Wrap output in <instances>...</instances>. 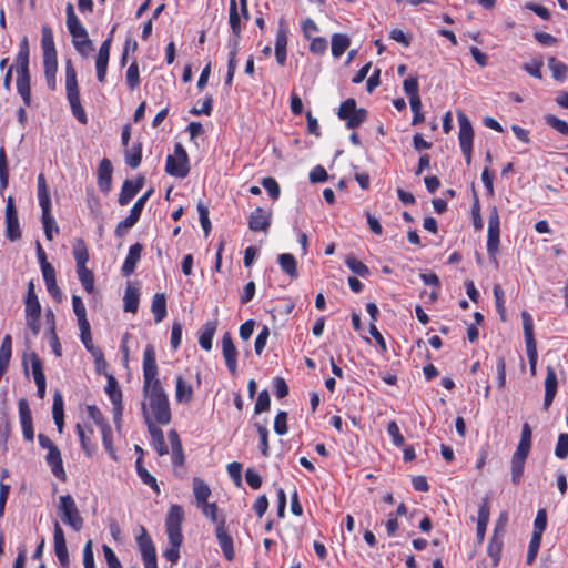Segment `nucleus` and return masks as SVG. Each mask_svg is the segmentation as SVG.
Masks as SVG:
<instances>
[{"label":"nucleus","mask_w":568,"mask_h":568,"mask_svg":"<svg viewBox=\"0 0 568 568\" xmlns=\"http://www.w3.org/2000/svg\"><path fill=\"white\" fill-rule=\"evenodd\" d=\"M139 291L134 287L128 286L123 296L124 311L136 313L139 307Z\"/></svg>","instance_id":"nucleus-39"},{"label":"nucleus","mask_w":568,"mask_h":568,"mask_svg":"<svg viewBox=\"0 0 568 568\" xmlns=\"http://www.w3.org/2000/svg\"><path fill=\"white\" fill-rule=\"evenodd\" d=\"M175 399L178 403H190L193 399V388L183 377H176Z\"/></svg>","instance_id":"nucleus-29"},{"label":"nucleus","mask_w":568,"mask_h":568,"mask_svg":"<svg viewBox=\"0 0 568 568\" xmlns=\"http://www.w3.org/2000/svg\"><path fill=\"white\" fill-rule=\"evenodd\" d=\"M189 156L182 144L176 143L173 154L168 155L165 172L175 178H185L189 174Z\"/></svg>","instance_id":"nucleus-5"},{"label":"nucleus","mask_w":568,"mask_h":568,"mask_svg":"<svg viewBox=\"0 0 568 568\" xmlns=\"http://www.w3.org/2000/svg\"><path fill=\"white\" fill-rule=\"evenodd\" d=\"M138 544L144 561V568H158L155 547L144 529L143 535L138 538Z\"/></svg>","instance_id":"nucleus-16"},{"label":"nucleus","mask_w":568,"mask_h":568,"mask_svg":"<svg viewBox=\"0 0 568 568\" xmlns=\"http://www.w3.org/2000/svg\"><path fill=\"white\" fill-rule=\"evenodd\" d=\"M12 351V338L10 335H6L0 346V366H8L11 358Z\"/></svg>","instance_id":"nucleus-51"},{"label":"nucleus","mask_w":568,"mask_h":568,"mask_svg":"<svg viewBox=\"0 0 568 568\" xmlns=\"http://www.w3.org/2000/svg\"><path fill=\"white\" fill-rule=\"evenodd\" d=\"M142 250L143 246L140 243H135L130 246L128 255L122 265V274L124 276H129L135 271L136 264L141 258Z\"/></svg>","instance_id":"nucleus-23"},{"label":"nucleus","mask_w":568,"mask_h":568,"mask_svg":"<svg viewBox=\"0 0 568 568\" xmlns=\"http://www.w3.org/2000/svg\"><path fill=\"white\" fill-rule=\"evenodd\" d=\"M387 433L392 437L393 444L397 447L404 445V436L400 434L399 427L396 422H390L387 426Z\"/></svg>","instance_id":"nucleus-64"},{"label":"nucleus","mask_w":568,"mask_h":568,"mask_svg":"<svg viewBox=\"0 0 568 568\" xmlns=\"http://www.w3.org/2000/svg\"><path fill=\"white\" fill-rule=\"evenodd\" d=\"M184 520V511L182 506L172 505L168 511L165 518V529L169 539H173L174 542H178L180 539H183L181 526Z\"/></svg>","instance_id":"nucleus-9"},{"label":"nucleus","mask_w":568,"mask_h":568,"mask_svg":"<svg viewBox=\"0 0 568 568\" xmlns=\"http://www.w3.org/2000/svg\"><path fill=\"white\" fill-rule=\"evenodd\" d=\"M528 454L527 452L516 449L511 457V481L516 485L521 479Z\"/></svg>","instance_id":"nucleus-26"},{"label":"nucleus","mask_w":568,"mask_h":568,"mask_svg":"<svg viewBox=\"0 0 568 568\" xmlns=\"http://www.w3.org/2000/svg\"><path fill=\"white\" fill-rule=\"evenodd\" d=\"M268 336H270L268 327L263 326L262 329L260 331V333L257 334V336L255 338V343H254L255 353L257 355H261L262 352L264 351Z\"/></svg>","instance_id":"nucleus-62"},{"label":"nucleus","mask_w":568,"mask_h":568,"mask_svg":"<svg viewBox=\"0 0 568 568\" xmlns=\"http://www.w3.org/2000/svg\"><path fill=\"white\" fill-rule=\"evenodd\" d=\"M142 160V148L140 144L133 145L130 150L125 152V163L135 169L140 165Z\"/></svg>","instance_id":"nucleus-50"},{"label":"nucleus","mask_w":568,"mask_h":568,"mask_svg":"<svg viewBox=\"0 0 568 568\" xmlns=\"http://www.w3.org/2000/svg\"><path fill=\"white\" fill-rule=\"evenodd\" d=\"M18 407L23 437L26 440L32 442L34 438V430L31 409L29 407L28 400L24 398L20 399Z\"/></svg>","instance_id":"nucleus-15"},{"label":"nucleus","mask_w":568,"mask_h":568,"mask_svg":"<svg viewBox=\"0 0 568 568\" xmlns=\"http://www.w3.org/2000/svg\"><path fill=\"white\" fill-rule=\"evenodd\" d=\"M77 267L87 266L89 261L88 247L82 239H75L72 246Z\"/></svg>","instance_id":"nucleus-36"},{"label":"nucleus","mask_w":568,"mask_h":568,"mask_svg":"<svg viewBox=\"0 0 568 568\" xmlns=\"http://www.w3.org/2000/svg\"><path fill=\"white\" fill-rule=\"evenodd\" d=\"M17 91L23 100L26 106L31 104V87H30V74H18L17 75Z\"/></svg>","instance_id":"nucleus-33"},{"label":"nucleus","mask_w":568,"mask_h":568,"mask_svg":"<svg viewBox=\"0 0 568 568\" xmlns=\"http://www.w3.org/2000/svg\"><path fill=\"white\" fill-rule=\"evenodd\" d=\"M531 448V429L527 423L523 425L521 436L516 449L529 453Z\"/></svg>","instance_id":"nucleus-56"},{"label":"nucleus","mask_w":568,"mask_h":568,"mask_svg":"<svg viewBox=\"0 0 568 568\" xmlns=\"http://www.w3.org/2000/svg\"><path fill=\"white\" fill-rule=\"evenodd\" d=\"M521 320H523V327H524L526 345L527 344H536V341L534 337V321H532L531 315L527 311H523Z\"/></svg>","instance_id":"nucleus-46"},{"label":"nucleus","mask_w":568,"mask_h":568,"mask_svg":"<svg viewBox=\"0 0 568 568\" xmlns=\"http://www.w3.org/2000/svg\"><path fill=\"white\" fill-rule=\"evenodd\" d=\"M42 49H43V59L47 58H57L54 41H53V33L52 30L44 26L42 27Z\"/></svg>","instance_id":"nucleus-34"},{"label":"nucleus","mask_w":568,"mask_h":568,"mask_svg":"<svg viewBox=\"0 0 568 568\" xmlns=\"http://www.w3.org/2000/svg\"><path fill=\"white\" fill-rule=\"evenodd\" d=\"M271 399L267 390H262L256 399L254 412L261 414L270 409Z\"/></svg>","instance_id":"nucleus-63"},{"label":"nucleus","mask_w":568,"mask_h":568,"mask_svg":"<svg viewBox=\"0 0 568 568\" xmlns=\"http://www.w3.org/2000/svg\"><path fill=\"white\" fill-rule=\"evenodd\" d=\"M53 541L55 556L58 557L62 566H67L69 564V554L64 538V532L58 521H55L54 524Z\"/></svg>","instance_id":"nucleus-19"},{"label":"nucleus","mask_w":568,"mask_h":568,"mask_svg":"<svg viewBox=\"0 0 568 568\" xmlns=\"http://www.w3.org/2000/svg\"><path fill=\"white\" fill-rule=\"evenodd\" d=\"M125 81L131 90H134L140 84L139 65L136 62L130 64L125 73Z\"/></svg>","instance_id":"nucleus-52"},{"label":"nucleus","mask_w":568,"mask_h":568,"mask_svg":"<svg viewBox=\"0 0 568 568\" xmlns=\"http://www.w3.org/2000/svg\"><path fill=\"white\" fill-rule=\"evenodd\" d=\"M42 224L44 229L45 237L51 241L53 239V230L58 233L59 227L55 223L53 215L51 214V207L42 210Z\"/></svg>","instance_id":"nucleus-41"},{"label":"nucleus","mask_w":568,"mask_h":568,"mask_svg":"<svg viewBox=\"0 0 568 568\" xmlns=\"http://www.w3.org/2000/svg\"><path fill=\"white\" fill-rule=\"evenodd\" d=\"M230 27L234 36L240 37L241 33V24H240V14L237 12L236 0H230V18H229Z\"/></svg>","instance_id":"nucleus-49"},{"label":"nucleus","mask_w":568,"mask_h":568,"mask_svg":"<svg viewBox=\"0 0 568 568\" xmlns=\"http://www.w3.org/2000/svg\"><path fill=\"white\" fill-rule=\"evenodd\" d=\"M345 264L353 273L357 274L361 277H366L369 275L368 267L364 263L355 258L353 255L346 257Z\"/></svg>","instance_id":"nucleus-48"},{"label":"nucleus","mask_w":568,"mask_h":568,"mask_svg":"<svg viewBox=\"0 0 568 568\" xmlns=\"http://www.w3.org/2000/svg\"><path fill=\"white\" fill-rule=\"evenodd\" d=\"M168 437L171 444L172 449V462L175 466H182L184 463V454L182 443L180 440L179 434L176 430L171 429L168 433Z\"/></svg>","instance_id":"nucleus-28"},{"label":"nucleus","mask_w":568,"mask_h":568,"mask_svg":"<svg viewBox=\"0 0 568 568\" xmlns=\"http://www.w3.org/2000/svg\"><path fill=\"white\" fill-rule=\"evenodd\" d=\"M557 374L554 367L548 366L545 378V399L544 407L547 409L554 402L557 393Z\"/></svg>","instance_id":"nucleus-20"},{"label":"nucleus","mask_w":568,"mask_h":568,"mask_svg":"<svg viewBox=\"0 0 568 568\" xmlns=\"http://www.w3.org/2000/svg\"><path fill=\"white\" fill-rule=\"evenodd\" d=\"M143 387L142 389L160 388L163 387L159 378V367L156 364V354L154 346L148 344L143 352Z\"/></svg>","instance_id":"nucleus-3"},{"label":"nucleus","mask_w":568,"mask_h":568,"mask_svg":"<svg viewBox=\"0 0 568 568\" xmlns=\"http://www.w3.org/2000/svg\"><path fill=\"white\" fill-rule=\"evenodd\" d=\"M58 510L64 524L80 531L83 527V519L80 516L75 501L71 495H63L59 498Z\"/></svg>","instance_id":"nucleus-6"},{"label":"nucleus","mask_w":568,"mask_h":568,"mask_svg":"<svg viewBox=\"0 0 568 568\" xmlns=\"http://www.w3.org/2000/svg\"><path fill=\"white\" fill-rule=\"evenodd\" d=\"M151 311L154 315L155 323H160L166 317V297L163 293L154 294Z\"/></svg>","instance_id":"nucleus-31"},{"label":"nucleus","mask_w":568,"mask_h":568,"mask_svg":"<svg viewBox=\"0 0 568 568\" xmlns=\"http://www.w3.org/2000/svg\"><path fill=\"white\" fill-rule=\"evenodd\" d=\"M17 75L29 73V47L27 39L20 43L19 52L16 58Z\"/></svg>","instance_id":"nucleus-30"},{"label":"nucleus","mask_w":568,"mask_h":568,"mask_svg":"<svg viewBox=\"0 0 568 568\" xmlns=\"http://www.w3.org/2000/svg\"><path fill=\"white\" fill-rule=\"evenodd\" d=\"M338 118L346 121L348 129L358 128L367 118V111L363 108H356L354 99L345 100L338 109Z\"/></svg>","instance_id":"nucleus-8"},{"label":"nucleus","mask_w":568,"mask_h":568,"mask_svg":"<svg viewBox=\"0 0 568 568\" xmlns=\"http://www.w3.org/2000/svg\"><path fill=\"white\" fill-rule=\"evenodd\" d=\"M139 192V186H134L133 182L125 180L119 196V204L126 205Z\"/></svg>","instance_id":"nucleus-45"},{"label":"nucleus","mask_w":568,"mask_h":568,"mask_svg":"<svg viewBox=\"0 0 568 568\" xmlns=\"http://www.w3.org/2000/svg\"><path fill=\"white\" fill-rule=\"evenodd\" d=\"M548 67L555 80L562 82L566 79L568 72L567 64L559 60H556L555 58H550L548 60Z\"/></svg>","instance_id":"nucleus-43"},{"label":"nucleus","mask_w":568,"mask_h":568,"mask_svg":"<svg viewBox=\"0 0 568 568\" xmlns=\"http://www.w3.org/2000/svg\"><path fill=\"white\" fill-rule=\"evenodd\" d=\"M72 306H73V312L78 318L79 327L90 324L89 321L87 320V311H85V306H84L81 297L73 295L72 296Z\"/></svg>","instance_id":"nucleus-47"},{"label":"nucleus","mask_w":568,"mask_h":568,"mask_svg":"<svg viewBox=\"0 0 568 568\" xmlns=\"http://www.w3.org/2000/svg\"><path fill=\"white\" fill-rule=\"evenodd\" d=\"M500 220L498 210L493 206L488 216L487 230V253L490 257H495L499 247Z\"/></svg>","instance_id":"nucleus-10"},{"label":"nucleus","mask_w":568,"mask_h":568,"mask_svg":"<svg viewBox=\"0 0 568 568\" xmlns=\"http://www.w3.org/2000/svg\"><path fill=\"white\" fill-rule=\"evenodd\" d=\"M193 491L199 505L207 501L211 495L209 486L200 478L193 479Z\"/></svg>","instance_id":"nucleus-44"},{"label":"nucleus","mask_w":568,"mask_h":568,"mask_svg":"<svg viewBox=\"0 0 568 568\" xmlns=\"http://www.w3.org/2000/svg\"><path fill=\"white\" fill-rule=\"evenodd\" d=\"M555 455L559 459H565L568 457V434L561 433L558 436V440L555 447Z\"/></svg>","instance_id":"nucleus-58"},{"label":"nucleus","mask_w":568,"mask_h":568,"mask_svg":"<svg viewBox=\"0 0 568 568\" xmlns=\"http://www.w3.org/2000/svg\"><path fill=\"white\" fill-rule=\"evenodd\" d=\"M148 429L151 436L152 447L160 456L166 455L169 453V449L165 444L164 435L161 428H159L158 424L150 423L148 424Z\"/></svg>","instance_id":"nucleus-24"},{"label":"nucleus","mask_w":568,"mask_h":568,"mask_svg":"<svg viewBox=\"0 0 568 568\" xmlns=\"http://www.w3.org/2000/svg\"><path fill=\"white\" fill-rule=\"evenodd\" d=\"M281 270L292 278L298 276L297 262L295 257L290 253H282L277 256Z\"/></svg>","instance_id":"nucleus-32"},{"label":"nucleus","mask_w":568,"mask_h":568,"mask_svg":"<svg viewBox=\"0 0 568 568\" xmlns=\"http://www.w3.org/2000/svg\"><path fill=\"white\" fill-rule=\"evenodd\" d=\"M144 207V199H139L132 206L130 214L121 221L116 229H115V235L121 237L123 236L126 231L132 227L140 219L142 210Z\"/></svg>","instance_id":"nucleus-18"},{"label":"nucleus","mask_w":568,"mask_h":568,"mask_svg":"<svg viewBox=\"0 0 568 568\" xmlns=\"http://www.w3.org/2000/svg\"><path fill=\"white\" fill-rule=\"evenodd\" d=\"M111 42V37H109L102 42L95 59L97 80L100 83L105 82L108 64L110 59Z\"/></svg>","instance_id":"nucleus-12"},{"label":"nucleus","mask_w":568,"mask_h":568,"mask_svg":"<svg viewBox=\"0 0 568 568\" xmlns=\"http://www.w3.org/2000/svg\"><path fill=\"white\" fill-rule=\"evenodd\" d=\"M544 65V61L541 58L532 59L530 62H526L523 64V69L536 79H541V68Z\"/></svg>","instance_id":"nucleus-55"},{"label":"nucleus","mask_w":568,"mask_h":568,"mask_svg":"<svg viewBox=\"0 0 568 568\" xmlns=\"http://www.w3.org/2000/svg\"><path fill=\"white\" fill-rule=\"evenodd\" d=\"M170 547L164 550L163 557L171 561L172 564H175L180 558V547L183 542V539H180L178 542H174L173 539H169Z\"/></svg>","instance_id":"nucleus-54"},{"label":"nucleus","mask_w":568,"mask_h":568,"mask_svg":"<svg viewBox=\"0 0 568 568\" xmlns=\"http://www.w3.org/2000/svg\"><path fill=\"white\" fill-rule=\"evenodd\" d=\"M351 39L348 36L343 33H334L332 36V55L339 58L348 49Z\"/></svg>","instance_id":"nucleus-35"},{"label":"nucleus","mask_w":568,"mask_h":568,"mask_svg":"<svg viewBox=\"0 0 568 568\" xmlns=\"http://www.w3.org/2000/svg\"><path fill=\"white\" fill-rule=\"evenodd\" d=\"M143 400L141 403L142 414L145 424L154 423L169 425L171 423V408L169 396L163 387L142 389Z\"/></svg>","instance_id":"nucleus-1"},{"label":"nucleus","mask_w":568,"mask_h":568,"mask_svg":"<svg viewBox=\"0 0 568 568\" xmlns=\"http://www.w3.org/2000/svg\"><path fill=\"white\" fill-rule=\"evenodd\" d=\"M403 88L405 93L408 95L409 101L414 99H420L418 94V80L415 77H410L404 80Z\"/></svg>","instance_id":"nucleus-57"},{"label":"nucleus","mask_w":568,"mask_h":568,"mask_svg":"<svg viewBox=\"0 0 568 568\" xmlns=\"http://www.w3.org/2000/svg\"><path fill=\"white\" fill-rule=\"evenodd\" d=\"M102 433V442L104 445L105 450L110 455L112 459H116V454L112 445V429L110 426H103L101 429Z\"/></svg>","instance_id":"nucleus-60"},{"label":"nucleus","mask_w":568,"mask_h":568,"mask_svg":"<svg viewBox=\"0 0 568 568\" xmlns=\"http://www.w3.org/2000/svg\"><path fill=\"white\" fill-rule=\"evenodd\" d=\"M38 201L41 210L51 207L50 194L43 174H39L38 176Z\"/></svg>","instance_id":"nucleus-40"},{"label":"nucleus","mask_w":568,"mask_h":568,"mask_svg":"<svg viewBox=\"0 0 568 568\" xmlns=\"http://www.w3.org/2000/svg\"><path fill=\"white\" fill-rule=\"evenodd\" d=\"M105 393L108 394L110 400L113 404L114 422L118 425L119 420L121 419V415H122V410H123L122 392L119 388L116 379L112 375H109V377H108Z\"/></svg>","instance_id":"nucleus-13"},{"label":"nucleus","mask_w":568,"mask_h":568,"mask_svg":"<svg viewBox=\"0 0 568 568\" xmlns=\"http://www.w3.org/2000/svg\"><path fill=\"white\" fill-rule=\"evenodd\" d=\"M216 538L224 557L227 560H232L234 558L233 540L231 536L227 534L223 520L217 524Z\"/></svg>","instance_id":"nucleus-21"},{"label":"nucleus","mask_w":568,"mask_h":568,"mask_svg":"<svg viewBox=\"0 0 568 568\" xmlns=\"http://www.w3.org/2000/svg\"><path fill=\"white\" fill-rule=\"evenodd\" d=\"M45 462L48 464V466L50 467L52 474L61 479V480H64L67 475H65V470L63 468V462H62V457H61V452L59 448H53L51 450L48 452V454L45 455Z\"/></svg>","instance_id":"nucleus-22"},{"label":"nucleus","mask_w":568,"mask_h":568,"mask_svg":"<svg viewBox=\"0 0 568 568\" xmlns=\"http://www.w3.org/2000/svg\"><path fill=\"white\" fill-rule=\"evenodd\" d=\"M112 180V164L110 160L103 159L98 169V185L104 193L109 192Z\"/></svg>","instance_id":"nucleus-25"},{"label":"nucleus","mask_w":568,"mask_h":568,"mask_svg":"<svg viewBox=\"0 0 568 568\" xmlns=\"http://www.w3.org/2000/svg\"><path fill=\"white\" fill-rule=\"evenodd\" d=\"M6 236L11 242L21 237L18 212L11 196L7 199L6 203Z\"/></svg>","instance_id":"nucleus-11"},{"label":"nucleus","mask_w":568,"mask_h":568,"mask_svg":"<svg viewBox=\"0 0 568 568\" xmlns=\"http://www.w3.org/2000/svg\"><path fill=\"white\" fill-rule=\"evenodd\" d=\"M547 527V513L545 509H539L537 511L536 518L534 520V531L532 536L542 537L544 531Z\"/></svg>","instance_id":"nucleus-53"},{"label":"nucleus","mask_w":568,"mask_h":568,"mask_svg":"<svg viewBox=\"0 0 568 568\" xmlns=\"http://www.w3.org/2000/svg\"><path fill=\"white\" fill-rule=\"evenodd\" d=\"M24 304L27 326L32 331L34 335H38L40 332L41 305L39 303L33 282H29L28 284Z\"/></svg>","instance_id":"nucleus-4"},{"label":"nucleus","mask_w":568,"mask_h":568,"mask_svg":"<svg viewBox=\"0 0 568 568\" xmlns=\"http://www.w3.org/2000/svg\"><path fill=\"white\" fill-rule=\"evenodd\" d=\"M272 213L270 211H265L262 207H256L253 210L248 217V227L251 231L264 232L267 233L271 226Z\"/></svg>","instance_id":"nucleus-17"},{"label":"nucleus","mask_w":568,"mask_h":568,"mask_svg":"<svg viewBox=\"0 0 568 568\" xmlns=\"http://www.w3.org/2000/svg\"><path fill=\"white\" fill-rule=\"evenodd\" d=\"M311 40L310 43V51L313 54L322 55L327 50V41L324 37H314Z\"/></svg>","instance_id":"nucleus-61"},{"label":"nucleus","mask_w":568,"mask_h":568,"mask_svg":"<svg viewBox=\"0 0 568 568\" xmlns=\"http://www.w3.org/2000/svg\"><path fill=\"white\" fill-rule=\"evenodd\" d=\"M222 354L225 359L227 369L232 375L237 373V349L233 343L232 336L229 332L223 334L222 337Z\"/></svg>","instance_id":"nucleus-14"},{"label":"nucleus","mask_w":568,"mask_h":568,"mask_svg":"<svg viewBox=\"0 0 568 568\" xmlns=\"http://www.w3.org/2000/svg\"><path fill=\"white\" fill-rule=\"evenodd\" d=\"M78 277L83 288L89 293L94 291V275L87 266L77 267Z\"/></svg>","instance_id":"nucleus-42"},{"label":"nucleus","mask_w":568,"mask_h":568,"mask_svg":"<svg viewBox=\"0 0 568 568\" xmlns=\"http://www.w3.org/2000/svg\"><path fill=\"white\" fill-rule=\"evenodd\" d=\"M216 328H217L216 321H209L202 326L200 336H199V344L203 349H205L207 352L212 349V341H213L214 334L216 332Z\"/></svg>","instance_id":"nucleus-27"},{"label":"nucleus","mask_w":568,"mask_h":568,"mask_svg":"<svg viewBox=\"0 0 568 568\" xmlns=\"http://www.w3.org/2000/svg\"><path fill=\"white\" fill-rule=\"evenodd\" d=\"M457 120L459 125L458 140L460 150L465 156L466 163L470 164L473 154L474 129L469 119L464 112H457Z\"/></svg>","instance_id":"nucleus-7"},{"label":"nucleus","mask_w":568,"mask_h":568,"mask_svg":"<svg viewBox=\"0 0 568 568\" xmlns=\"http://www.w3.org/2000/svg\"><path fill=\"white\" fill-rule=\"evenodd\" d=\"M44 74L49 89L54 90L57 87L55 74L58 71L57 58L43 59Z\"/></svg>","instance_id":"nucleus-37"},{"label":"nucleus","mask_w":568,"mask_h":568,"mask_svg":"<svg viewBox=\"0 0 568 568\" xmlns=\"http://www.w3.org/2000/svg\"><path fill=\"white\" fill-rule=\"evenodd\" d=\"M65 91L72 114L80 123L85 124L88 118L80 101L77 71L70 60L65 63Z\"/></svg>","instance_id":"nucleus-2"},{"label":"nucleus","mask_w":568,"mask_h":568,"mask_svg":"<svg viewBox=\"0 0 568 568\" xmlns=\"http://www.w3.org/2000/svg\"><path fill=\"white\" fill-rule=\"evenodd\" d=\"M546 123L555 129L557 132L568 135V123L564 120H560L559 118L548 114L545 116Z\"/></svg>","instance_id":"nucleus-59"},{"label":"nucleus","mask_w":568,"mask_h":568,"mask_svg":"<svg viewBox=\"0 0 568 568\" xmlns=\"http://www.w3.org/2000/svg\"><path fill=\"white\" fill-rule=\"evenodd\" d=\"M489 521V506L487 501H484L478 509L477 519V537L483 540L485 537L486 528Z\"/></svg>","instance_id":"nucleus-38"}]
</instances>
